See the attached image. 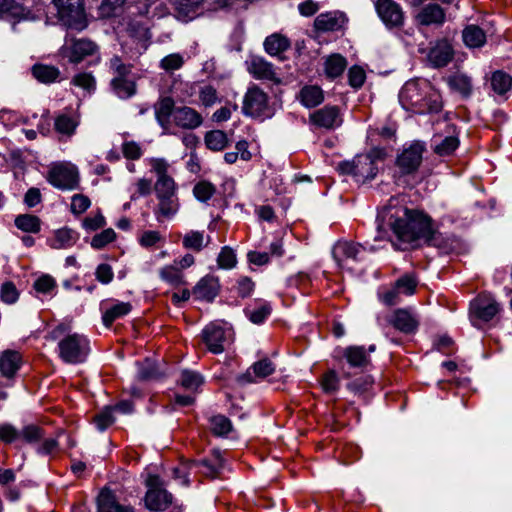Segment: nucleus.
<instances>
[{"label":"nucleus","instance_id":"nucleus-58","mask_svg":"<svg viewBox=\"0 0 512 512\" xmlns=\"http://www.w3.org/2000/svg\"><path fill=\"white\" fill-rule=\"evenodd\" d=\"M116 238V233L112 228H108L103 230L102 232L96 234L91 241V246L95 249H102L107 244L114 241Z\"/></svg>","mask_w":512,"mask_h":512},{"label":"nucleus","instance_id":"nucleus-40","mask_svg":"<svg viewBox=\"0 0 512 512\" xmlns=\"http://www.w3.org/2000/svg\"><path fill=\"white\" fill-rule=\"evenodd\" d=\"M204 241L205 237L203 232L190 231L184 235L182 243L186 249H191L199 252L204 246H206L209 243L210 237L207 236L206 243H204Z\"/></svg>","mask_w":512,"mask_h":512},{"label":"nucleus","instance_id":"nucleus-13","mask_svg":"<svg viewBox=\"0 0 512 512\" xmlns=\"http://www.w3.org/2000/svg\"><path fill=\"white\" fill-rule=\"evenodd\" d=\"M97 511L134 512V508L130 505L121 504L109 488H103L97 497Z\"/></svg>","mask_w":512,"mask_h":512},{"label":"nucleus","instance_id":"nucleus-47","mask_svg":"<svg viewBox=\"0 0 512 512\" xmlns=\"http://www.w3.org/2000/svg\"><path fill=\"white\" fill-rule=\"evenodd\" d=\"M157 198L175 197V182L171 177L157 179L154 186Z\"/></svg>","mask_w":512,"mask_h":512},{"label":"nucleus","instance_id":"nucleus-2","mask_svg":"<svg viewBox=\"0 0 512 512\" xmlns=\"http://www.w3.org/2000/svg\"><path fill=\"white\" fill-rule=\"evenodd\" d=\"M399 101L406 110L417 113H437L442 108L441 96L426 79L407 81L399 93Z\"/></svg>","mask_w":512,"mask_h":512},{"label":"nucleus","instance_id":"nucleus-36","mask_svg":"<svg viewBox=\"0 0 512 512\" xmlns=\"http://www.w3.org/2000/svg\"><path fill=\"white\" fill-rule=\"evenodd\" d=\"M127 0H103L98 7V14L101 18H111L118 16L123 11V6Z\"/></svg>","mask_w":512,"mask_h":512},{"label":"nucleus","instance_id":"nucleus-45","mask_svg":"<svg viewBox=\"0 0 512 512\" xmlns=\"http://www.w3.org/2000/svg\"><path fill=\"white\" fill-rule=\"evenodd\" d=\"M109 67L114 74L112 79H128L132 71V65L123 63L121 58L117 55L110 59Z\"/></svg>","mask_w":512,"mask_h":512},{"label":"nucleus","instance_id":"nucleus-26","mask_svg":"<svg viewBox=\"0 0 512 512\" xmlns=\"http://www.w3.org/2000/svg\"><path fill=\"white\" fill-rule=\"evenodd\" d=\"M290 47V41L281 34H272L268 36L264 41L265 51L271 56H278L280 59L281 54L288 50Z\"/></svg>","mask_w":512,"mask_h":512},{"label":"nucleus","instance_id":"nucleus-55","mask_svg":"<svg viewBox=\"0 0 512 512\" xmlns=\"http://www.w3.org/2000/svg\"><path fill=\"white\" fill-rule=\"evenodd\" d=\"M404 295L414 294L417 287V280L413 275L405 274L400 277L394 285Z\"/></svg>","mask_w":512,"mask_h":512},{"label":"nucleus","instance_id":"nucleus-35","mask_svg":"<svg viewBox=\"0 0 512 512\" xmlns=\"http://www.w3.org/2000/svg\"><path fill=\"white\" fill-rule=\"evenodd\" d=\"M348 363L353 367H364L369 363V358L364 347L351 346L346 348L344 352Z\"/></svg>","mask_w":512,"mask_h":512},{"label":"nucleus","instance_id":"nucleus-61","mask_svg":"<svg viewBox=\"0 0 512 512\" xmlns=\"http://www.w3.org/2000/svg\"><path fill=\"white\" fill-rule=\"evenodd\" d=\"M19 439V430L10 423L0 424V441L11 444Z\"/></svg>","mask_w":512,"mask_h":512},{"label":"nucleus","instance_id":"nucleus-10","mask_svg":"<svg viewBox=\"0 0 512 512\" xmlns=\"http://www.w3.org/2000/svg\"><path fill=\"white\" fill-rule=\"evenodd\" d=\"M498 312L499 304L488 294L479 295L470 304L471 315L485 322L490 321Z\"/></svg>","mask_w":512,"mask_h":512},{"label":"nucleus","instance_id":"nucleus-33","mask_svg":"<svg viewBox=\"0 0 512 512\" xmlns=\"http://www.w3.org/2000/svg\"><path fill=\"white\" fill-rule=\"evenodd\" d=\"M15 226L26 233H38L41 227L39 217L32 214H21L15 218Z\"/></svg>","mask_w":512,"mask_h":512},{"label":"nucleus","instance_id":"nucleus-6","mask_svg":"<svg viewBox=\"0 0 512 512\" xmlns=\"http://www.w3.org/2000/svg\"><path fill=\"white\" fill-rule=\"evenodd\" d=\"M425 146L419 141H415L405 148L396 159V165L404 175L416 172L422 163Z\"/></svg>","mask_w":512,"mask_h":512},{"label":"nucleus","instance_id":"nucleus-56","mask_svg":"<svg viewBox=\"0 0 512 512\" xmlns=\"http://www.w3.org/2000/svg\"><path fill=\"white\" fill-rule=\"evenodd\" d=\"M24 7L15 0H0V17L10 15L19 17L24 14Z\"/></svg>","mask_w":512,"mask_h":512},{"label":"nucleus","instance_id":"nucleus-12","mask_svg":"<svg viewBox=\"0 0 512 512\" xmlns=\"http://www.w3.org/2000/svg\"><path fill=\"white\" fill-rule=\"evenodd\" d=\"M247 69L257 79L269 80L277 84L281 82L276 75L273 65L263 57L252 56L247 61Z\"/></svg>","mask_w":512,"mask_h":512},{"label":"nucleus","instance_id":"nucleus-11","mask_svg":"<svg viewBox=\"0 0 512 512\" xmlns=\"http://www.w3.org/2000/svg\"><path fill=\"white\" fill-rule=\"evenodd\" d=\"M415 20L422 26H441L446 20L445 10L436 3L423 5L415 15Z\"/></svg>","mask_w":512,"mask_h":512},{"label":"nucleus","instance_id":"nucleus-63","mask_svg":"<svg viewBox=\"0 0 512 512\" xmlns=\"http://www.w3.org/2000/svg\"><path fill=\"white\" fill-rule=\"evenodd\" d=\"M115 421L111 407H106L101 413L95 416V423L100 431H104Z\"/></svg>","mask_w":512,"mask_h":512},{"label":"nucleus","instance_id":"nucleus-46","mask_svg":"<svg viewBox=\"0 0 512 512\" xmlns=\"http://www.w3.org/2000/svg\"><path fill=\"white\" fill-rule=\"evenodd\" d=\"M210 429L216 436H225L232 430V424L227 417L216 415L210 419Z\"/></svg>","mask_w":512,"mask_h":512},{"label":"nucleus","instance_id":"nucleus-24","mask_svg":"<svg viewBox=\"0 0 512 512\" xmlns=\"http://www.w3.org/2000/svg\"><path fill=\"white\" fill-rule=\"evenodd\" d=\"M218 281L216 278L206 276L193 288V294L197 299L212 301L218 294Z\"/></svg>","mask_w":512,"mask_h":512},{"label":"nucleus","instance_id":"nucleus-42","mask_svg":"<svg viewBox=\"0 0 512 512\" xmlns=\"http://www.w3.org/2000/svg\"><path fill=\"white\" fill-rule=\"evenodd\" d=\"M205 143L210 150L220 151L227 146L228 139L223 131L213 130L206 133Z\"/></svg>","mask_w":512,"mask_h":512},{"label":"nucleus","instance_id":"nucleus-37","mask_svg":"<svg viewBox=\"0 0 512 512\" xmlns=\"http://www.w3.org/2000/svg\"><path fill=\"white\" fill-rule=\"evenodd\" d=\"M75 241V233L71 229L63 228L55 232V237L50 246L53 249H65L71 247Z\"/></svg>","mask_w":512,"mask_h":512},{"label":"nucleus","instance_id":"nucleus-38","mask_svg":"<svg viewBox=\"0 0 512 512\" xmlns=\"http://www.w3.org/2000/svg\"><path fill=\"white\" fill-rule=\"evenodd\" d=\"M131 309V304L128 302H120L115 304L103 314L104 325L109 327L116 319L127 315Z\"/></svg>","mask_w":512,"mask_h":512},{"label":"nucleus","instance_id":"nucleus-64","mask_svg":"<svg viewBox=\"0 0 512 512\" xmlns=\"http://www.w3.org/2000/svg\"><path fill=\"white\" fill-rule=\"evenodd\" d=\"M199 98L204 106H212L218 100L217 91L211 85L203 86L199 92Z\"/></svg>","mask_w":512,"mask_h":512},{"label":"nucleus","instance_id":"nucleus-39","mask_svg":"<svg viewBox=\"0 0 512 512\" xmlns=\"http://www.w3.org/2000/svg\"><path fill=\"white\" fill-rule=\"evenodd\" d=\"M43 437V429L36 424H27L19 430V439L27 444L38 443Z\"/></svg>","mask_w":512,"mask_h":512},{"label":"nucleus","instance_id":"nucleus-49","mask_svg":"<svg viewBox=\"0 0 512 512\" xmlns=\"http://www.w3.org/2000/svg\"><path fill=\"white\" fill-rule=\"evenodd\" d=\"M449 84L451 88L459 91L464 96H469L472 90L471 79L463 74H458L450 78Z\"/></svg>","mask_w":512,"mask_h":512},{"label":"nucleus","instance_id":"nucleus-34","mask_svg":"<svg viewBox=\"0 0 512 512\" xmlns=\"http://www.w3.org/2000/svg\"><path fill=\"white\" fill-rule=\"evenodd\" d=\"M347 66L346 59L340 54H333L326 59L325 72L330 78L340 76Z\"/></svg>","mask_w":512,"mask_h":512},{"label":"nucleus","instance_id":"nucleus-59","mask_svg":"<svg viewBox=\"0 0 512 512\" xmlns=\"http://www.w3.org/2000/svg\"><path fill=\"white\" fill-rule=\"evenodd\" d=\"M1 300L7 304H13L18 300L19 292L11 281L4 282L0 291Z\"/></svg>","mask_w":512,"mask_h":512},{"label":"nucleus","instance_id":"nucleus-9","mask_svg":"<svg viewBox=\"0 0 512 512\" xmlns=\"http://www.w3.org/2000/svg\"><path fill=\"white\" fill-rule=\"evenodd\" d=\"M98 45L90 39L79 38L72 39L69 44L64 47V53L71 63H80L88 56L98 53Z\"/></svg>","mask_w":512,"mask_h":512},{"label":"nucleus","instance_id":"nucleus-21","mask_svg":"<svg viewBox=\"0 0 512 512\" xmlns=\"http://www.w3.org/2000/svg\"><path fill=\"white\" fill-rule=\"evenodd\" d=\"M346 23V17L342 13L330 12L318 15L314 20L317 31L330 32L341 29Z\"/></svg>","mask_w":512,"mask_h":512},{"label":"nucleus","instance_id":"nucleus-50","mask_svg":"<svg viewBox=\"0 0 512 512\" xmlns=\"http://www.w3.org/2000/svg\"><path fill=\"white\" fill-rule=\"evenodd\" d=\"M158 214L165 218L172 217L178 210L179 204L175 197L158 198Z\"/></svg>","mask_w":512,"mask_h":512},{"label":"nucleus","instance_id":"nucleus-60","mask_svg":"<svg viewBox=\"0 0 512 512\" xmlns=\"http://www.w3.org/2000/svg\"><path fill=\"white\" fill-rule=\"evenodd\" d=\"M72 84L77 87L83 88L87 91H92L96 87V81L91 73H79L72 78Z\"/></svg>","mask_w":512,"mask_h":512},{"label":"nucleus","instance_id":"nucleus-29","mask_svg":"<svg viewBox=\"0 0 512 512\" xmlns=\"http://www.w3.org/2000/svg\"><path fill=\"white\" fill-rule=\"evenodd\" d=\"M462 37L464 43L470 48L481 47L486 42V35L484 31L476 25L467 26L463 30Z\"/></svg>","mask_w":512,"mask_h":512},{"label":"nucleus","instance_id":"nucleus-20","mask_svg":"<svg viewBox=\"0 0 512 512\" xmlns=\"http://www.w3.org/2000/svg\"><path fill=\"white\" fill-rule=\"evenodd\" d=\"M314 124L326 129H333L341 124L339 110L336 106H325L311 115Z\"/></svg>","mask_w":512,"mask_h":512},{"label":"nucleus","instance_id":"nucleus-57","mask_svg":"<svg viewBox=\"0 0 512 512\" xmlns=\"http://www.w3.org/2000/svg\"><path fill=\"white\" fill-rule=\"evenodd\" d=\"M203 383V377L193 371H183L181 375V385L189 390H196Z\"/></svg>","mask_w":512,"mask_h":512},{"label":"nucleus","instance_id":"nucleus-54","mask_svg":"<svg viewBox=\"0 0 512 512\" xmlns=\"http://www.w3.org/2000/svg\"><path fill=\"white\" fill-rule=\"evenodd\" d=\"M216 192L215 186L207 181L197 183L193 188L194 196L202 202L208 201Z\"/></svg>","mask_w":512,"mask_h":512},{"label":"nucleus","instance_id":"nucleus-4","mask_svg":"<svg viewBox=\"0 0 512 512\" xmlns=\"http://www.w3.org/2000/svg\"><path fill=\"white\" fill-rule=\"evenodd\" d=\"M58 15L65 25L76 30L86 27L83 0H53Z\"/></svg>","mask_w":512,"mask_h":512},{"label":"nucleus","instance_id":"nucleus-44","mask_svg":"<svg viewBox=\"0 0 512 512\" xmlns=\"http://www.w3.org/2000/svg\"><path fill=\"white\" fill-rule=\"evenodd\" d=\"M184 57L180 53H172L161 59L159 67L166 73L172 74L183 67Z\"/></svg>","mask_w":512,"mask_h":512},{"label":"nucleus","instance_id":"nucleus-8","mask_svg":"<svg viewBox=\"0 0 512 512\" xmlns=\"http://www.w3.org/2000/svg\"><path fill=\"white\" fill-rule=\"evenodd\" d=\"M374 6L379 18L386 27L395 28L403 25V11L399 4L393 0H376Z\"/></svg>","mask_w":512,"mask_h":512},{"label":"nucleus","instance_id":"nucleus-18","mask_svg":"<svg viewBox=\"0 0 512 512\" xmlns=\"http://www.w3.org/2000/svg\"><path fill=\"white\" fill-rule=\"evenodd\" d=\"M355 167V178L362 183L374 179L378 172L375 160L370 154L356 156Z\"/></svg>","mask_w":512,"mask_h":512},{"label":"nucleus","instance_id":"nucleus-17","mask_svg":"<svg viewBox=\"0 0 512 512\" xmlns=\"http://www.w3.org/2000/svg\"><path fill=\"white\" fill-rule=\"evenodd\" d=\"M362 246L349 241L337 242L332 250L333 257L340 267H344L348 260L356 261Z\"/></svg>","mask_w":512,"mask_h":512},{"label":"nucleus","instance_id":"nucleus-32","mask_svg":"<svg viewBox=\"0 0 512 512\" xmlns=\"http://www.w3.org/2000/svg\"><path fill=\"white\" fill-rule=\"evenodd\" d=\"M127 33L130 37L142 42L145 47L152 37L149 26L137 20L128 23Z\"/></svg>","mask_w":512,"mask_h":512},{"label":"nucleus","instance_id":"nucleus-7","mask_svg":"<svg viewBox=\"0 0 512 512\" xmlns=\"http://www.w3.org/2000/svg\"><path fill=\"white\" fill-rule=\"evenodd\" d=\"M267 108V94L256 85L249 87L243 100V113L250 117H259L265 113Z\"/></svg>","mask_w":512,"mask_h":512},{"label":"nucleus","instance_id":"nucleus-31","mask_svg":"<svg viewBox=\"0 0 512 512\" xmlns=\"http://www.w3.org/2000/svg\"><path fill=\"white\" fill-rule=\"evenodd\" d=\"M300 99L304 106L308 108L315 107L322 103L324 99L323 91L318 86H305L300 91Z\"/></svg>","mask_w":512,"mask_h":512},{"label":"nucleus","instance_id":"nucleus-27","mask_svg":"<svg viewBox=\"0 0 512 512\" xmlns=\"http://www.w3.org/2000/svg\"><path fill=\"white\" fill-rule=\"evenodd\" d=\"M31 72L34 78L43 84L53 83L60 76V70L57 67L45 64L33 65Z\"/></svg>","mask_w":512,"mask_h":512},{"label":"nucleus","instance_id":"nucleus-51","mask_svg":"<svg viewBox=\"0 0 512 512\" xmlns=\"http://www.w3.org/2000/svg\"><path fill=\"white\" fill-rule=\"evenodd\" d=\"M251 369L255 377L263 379L275 371V365L270 359L263 358L255 362Z\"/></svg>","mask_w":512,"mask_h":512},{"label":"nucleus","instance_id":"nucleus-52","mask_svg":"<svg viewBox=\"0 0 512 512\" xmlns=\"http://www.w3.org/2000/svg\"><path fill=\"white\" fill-rule=\"evenodd\" d=\"M160 277L174 286L184 283L181 270L175 266H165L160 270Z\"/></svg>","mask_w":512,"mask_h":512},{"label":"nucleus","instance_id":"nucleus-15","mask_svg":"<svg viewBox=\"0 0 512 512\" xmlns=\"http://www.w3.org/2000/svg\"><path fill=\"white\" fill-rule=\"evenodd\" d=\"M203 341L207 345L209 351L218 354L224 351L226 342L225 331L222 327L215 324L207 325L203 330Z\"/></svg>","mask_w":512,"mask_h":512},{"label":"nucleus","instance_id":"nucleus-19","mask_svg":"<svg viewBox=\"0 0 512 512\" xmlns=\"http://www.w3.org/2000/svg\"><path fill=\"white\" fill-rule=\"evenodd\" d=\"M174 123L183 129H195L202 124V116L191 107H178L174 111Z\"/></svg>","mask_w":512,"mask_h":512},{"label":"nucleus","instance_id":"nucleus-1","mask_svg":"<svg viewBox=\"0 0 512 512\" xmlns=\"http://www.w3.org/2000/svg\"><path fill=\"white\" fill-rule=\"evenodd\" d=\"M378 235L375 240L383 239L386 228L392 230L399 243H393L396 249L415 248L420 239L431 246L444 249L442 235L434 231L431 221L425 215L408 210L405 207H385L378 215Z\"/></svg>","mask_w":512,"mask_h":512},{"label":"nucleus","instance_id":"nucleus-43","mask_svg":"<svg viewBox=\"0 0 512 512\" xmlns=\"http://www.w3.org/2000/svg\"><path fill=\"white\" fill-rule=\"evenodd\" d=\"M511 86L512 78L508 74L502 71H496L493 73L491 77V87L494 92L502 95L510 90Z\"/></svg>","mask_w":512,"mask_h":512},{"label":"nucleus","instance_id":"nucleus-28","mask_svg":"<svg viewBox=\"0 0 512 512\" xmlns=\"http://www.w3.org/2000/svg\"><path fill=\"white\" fill-rule=\"evenodd\" d=\"M21 357L16 351H5L0 358V371L5 377H12L19 369Z\"/></svg>","mask_w":512,"mask_h":512},{"label":"nucleus","instance_id":"nucleus-5","mask_svg":"<svg viewBox=\"0 0 512 512\" xmlns=\"http://www.w3.org/2000/svg\"><path fill=\"white\" fill-rule=\"evenodd\" d=\"M48 182L61 190H73L78 187L79 176L77 168L70 164L54 165L47 176Z\"/></svg>","mask_w":512,"mask_h":512},{"label":"nucleus","instance_id":"nucleus-22","mask_svg":"<svg viewBox=\"0 0 512 512\" xmlns=\"http://www.w3.org/2000/svg\"><path fill=\"white\" fill-rule=\"evenodd\" d=\"M172 503V495L165 489H149L145 495V505L149 510L163 511Z\"/></svg>","mask_w":512,"mask_h":512},{"label":"nucleus","instance_id":"nucleus-53","mask_svg":"<svg viewBox=\"0 0 512 512\" xmlns=\"http://www.w3.org/2000/svg\"><path fill=\"white\" fill-rule=\"evenodd\" d=\"M459 146V139L455 136H447L435 145L434 152L440 156H448Z\"/></svg>","mask_w":512,"mask_h":512},{"label":"nucleus","instance_id":"nucleus-30","mask_svg":"<svg viewBox=\"0 0 512 512\" xmlns=\"http://www.w3.org/2000/svg\"><path fill=\"white\" fill-rule=\"evenodd\" d=\"M112 90L120 99H129L136 94L137 85L135 81L128 79H112L110 83Z\"/></svg>","mask_w":512,"mask_h":512},{"label":"nucleus","instance_id":"nucleus-62","mask_svg":"<svg viewBox=\"0 0 512 512\" xmlns=\"http://www.w3.org/2000/svg\"><path fill=\"white\" fill-rule=\"evenodd\" d=\"M217 262L221 268H224V269L233 268L236 264V255H235L233 249H231L228 246L223 247L221 252L218 255Z\"/></svg>","mask_w":512,"mask_h":512},{"label":"nucleus","instance_id":"nucleus-41","mask_svg":"<svg viewBox=\"0 0 512 512\" xmlns=\"http://www.w3.org/2000/svg\"><path fill=\"white\" fill-rule=\"evenodd\" d=\"M165 375V372L160 370L157 363L152 360L146 359L139 368L138 377L141 380H154L159 379Z\"/></svg>","mask_w":512,"mask_h":512},{"label":"nucleus","instance_id":"nucleus-48","mask_svg":"<svg viewBox=\"0 0 512 512\" xmlns=\"http://www.w3.org/2000/svg\"><path fill=\"white\" fill-rule=\"evenodd\" d=\"M78 123L71 117L67 116V115H59L56 119H55V130L58 132V133H61V134H64V135H67V136H71L76 127H77Z\"/></svg>","mask_w":512,"mask_h":512},{"label":"nucleus","instance_id":"nucleus-23","mask_svg":"<svg viewBox=\"0 0 512 512\" xmlns=\"http://www.w3.org/2000/svg\"><path fill=\"white\" fill-rule=\"evenodd\" d=\"M188 467L206 477L214 478L222 468V459L219 454H216L213 459L191 460L188 462Z\"/></svg>","mask_w":512,"mask_h":512},{"label":"nucleus","instance_id":"nucleus-3","mask_svg":"<svg viewBox=\"0 0 512 512\" xmlns=\"http://www.w3.org/2000/svg\"><path fill=\"white\" fill-rule=\"evenodd\" d=\"M70 326L64 323L52 329L47 338L53 341L58 340L60 359L67 364L83 363L89 352V340L82 334L69 333Z\"/></svg>","mask_w":512,"mask_h":512},{"label":"nucleus","instance_id":"nucleus-16","mask_svg":"<svg viewBox=\"0 0 512 512\" xmlns=\"http://www.w3.org/2000/svg\"><path fill=\"white\" fill-rule=\"evenodd\" d=\"M388 323L406 334L414 333L419 324L416 317L406 309L395 310L388 318Z\"/></svg>","mask_w":512,"mask_h":512},{"label":"nucleus","instance_id":"nucleus-14","mask_svg":"<svg viewBox=\"0 0 512 512\" xmlns=\"http://www.w3.org/2000/svg\"><path fill=\"white\" fill-rule=\"evenodd\" d=\"M454 52L451 44L443 39L435 43L428 53V60L435 68L446 66L453 58Z\"/></svg>","mask_w":512,"mask_h":512},{"label":"nucleus","instance_id":"nucleus-25","mask_svg":"<svg viewBox=\"0 0 512 512\" xmlns=\"http://www.w3.org/2000/svg\"><path fill=\"white\" fill-rule=\"evenodd\" d=\"M174 101L170 97L162 98L155 106V115L158 123L164 129H168L171 116L174 118Z\"/></svg>","mask_w":512,"mask_h":512}]
</instances>
